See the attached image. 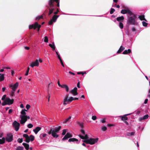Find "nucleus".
<instances>
[{
    "mask_svg": "<svg viewBox=\"0 0 150 150\" xmlns=\"http://www.w3.org/2000/svg\"><path fill=\"white\" fill-rule=\"evenodd\" d=\"M119 26V27L121 29H122L123 28V24L121 22H120Z\"/></svg>",
    "mask_w": 150,
    "mask_h": 150,
    "instance_id": "72a5a7b5",
    "label": "nucleus"
},
{
    "mask_svg": "<svg viewBox=\"0 0 150 150\" xmlns=\"http://www.w3.org/2000/svg\"><path fill=\"white\" fill-rule=\"evenodd\" d=\"M77 87L78 88H80V83H79V82L77 84Z\"/></svg>",
    "mask_w": 150,
    "mask_h": 150,
    "instance_id": "774afa93",
    "label": "nucleus"
},
{
    "mask_svg": "<svg viewBox=\"0 0 150 150\" xmlns=\"http://www.w3.org/2000/svg\"><path fill=\"white\" fill-rule=\"evenodd\" d=\"M81 132L83 134H85V132L84 130L83 129H81Z\"/></svg>",
    "mask_w": 150,
    "mask_h": 150,
    "instance_id": "bf43d9fd",
    "label": "nucleus"
},
{
    "mask_svg": "<svg viewBox=\"0 0 150 150\" xmlns=\"http://www.w3.org/2000/svg\"><path fill=\"white\" fill-rule=\"evenodd\" d=\"M149 117V116L148 114L146 115H145L144 116V117H143V119H144V120L148 118Z\"/></svg>",
    "mask_w": 150,
    "mask_h": 150,
    "instance_id": "4c0bfd02",
    "label": "nucleus"
},
{
    "mask_svg": "<svg viewBox=\"0 0 150 150\" xmlns=\"http://www.w3.org/2000/svg\"><path fill=\"white\" fill-rule=\"evenodd\" d=\"M39 65V62L38 59H36L35 62L32 63L30 65V66L32 67H33L34 66H38Z\"/></svg>",
    "mask_w": 150,
    "mask_h": 150,
    "instance_id": "2eb2a0df",
    "label": "nucleus"
},
{
    "mask_svg": "<svg viewBox=\"0 0 150 150\" xmlns=\"http://www.w3.org/2000/svg\"><path fill=\"white\" fill-rule=\"evenodd\" d=\"M4 75L3 74H0V81H1L4 80Z\"/></svg>",
    "mask_w": 150,
    "mask_h": 150,
    "instance_id": "bb28decb",
    "label": "nucleus"
},
{
    "mask_svg": "<svg viewBox=\"0 0 150 150\" xmlns=\"http://www.w3.org/2000/svg\"><path fill=\"white\" fill-rule=\"evenodd\" d=\"M121 13L122 14L127 13L129 15L132 14V12L128 8L126 9H122L121 11Z\"/></svg>",
    "mask_w": 150,
    "mask_h": 150,
    "instance_id": "9d476101",
    "label": "nucleus"
},
{
    "mask_svg": "<svg viewBox=\"0 0 150 150\" xmlns=\"http://www.w3.org/2000/svg\"><path fill=\"white\" fill-rule=\"evenodd\" d=\"M139 19L141 21L144 20L146 21H147L145 18L144 16V15H142L139 16Z\"/></svg>",
    "mask_w": 150,
    "mask_h": 150,
    "instance_id": "b1692460",
    "label": "nucleus"
},
{
    "mask_svg": "<svg viewBox=\"0 0 150 150\" xmlns=\"http://www.w3.org/2000/svg\"><path fill=\"white\" fill-rule=\"evenodd\" d=\"M33 126V125L31 124H29L28 125V127L29 128H32Z\"/></svg>",
    "mask_w": 150,
    "mask_h": 150,
    "instance_id": "c03bdc74",
    "label": "nucleus"
},
{
    "mask_svg": "<svg viewBox=\"0 0 150 150\" xmlns=\"http://www.w3.org/2000/svg\"><path fill=\"white\" fill-rule=\"evenodd\" d=\"M143 25L144 27H146L148 25V23L145 21H143L142 22Z\"/></svg>",
    "mask_w": 150,
    "mask_h": 150,
    "instance_id": "a19ab883",
    "label": "nucleus"
},
{
    "mask_svg": "<svg viewBox=\"0 0 150 150\" xmlns=\"http://www.w3.org/2000/svg\"><path fill=\"white\" fill-rule=\"evenodd\" d=\"M25 117L24 115L20 116V117L21 119L20 122L21 124H24L27 121V119L25 118Z\"/></svg>",
    "mask_w": 150,
    "mask_h": 150,
    "instance_id": "f8f14e48",
    "label": "nucleus"
},
{
    "mask_svg": "<svg viewBox=\"0 0 150 150\" xmlns=\"http://www.w3.org/2000/svg\"><path fill=\"white\" fill-rule=\"evenodd\" d=\"M69 97V95H67L65 96V98L63 100V104L64 105H66L67 103L66 102L70 103L73 100H74V98L72 97H70L68 99Z\"/></svg>",
    "mask_w": 150,
    "mask_h": 150,
    "instance_id": "0eeeda50",
    "label": "nucleus"
},
{
    "mask_svg": "<svg viewBox=\"0 0 150 150\" xmlns=\"http://www.w3.org/2000/svg\"><path fill=\"white\" fill-rule=\"evenodd\" d=\"M131 52V50L130 49H128V50H125L122 53L124 54H126Z\"/></svg>",
    "mask_w": 150,
    "mask_h": 150,
    "instance_id": "412c9836",
    "label": "nucleus"
},
{
    "mask_svg": "<svg viewBox=\"0 0 150 150\" xmlns=\"http://www.w3.org/2000/svg\"><path fill=\"white\" fill-rule=\"evenodd\" d=\"M107 128L105 126L103 127L102 128V129L103 131H105L107 130Z\"/></svg>",
    "mask_w": 150,
    "mask_h": 150,
    "instance_id": "09e8293b",
    "label": "nucleus"
},
{
    "mask_svg": "<svg viewBox=\"0 0 150 150\" xmlns=\"http://www.w3.org/2000/svg\"><path fill=\"white\" fill-rule=\"evenodd\" d=\"M6 140L8 142H11L13 139V135L11 133H8L7 135V137L6 138Z\"/></svg>",
    "mask_w": 150,
    "mask_h": 150,
    "instance_id": "6e6552de",
    "label": "nucleus"
},
{
    "mask_svg": "<svg viewBox=\"0 0 150 150\" xmlns=\"http://www.w3.org/2000/svg\"><path fill=\"white\" fill-rule=\"evenodd\" d=\"M59 16V15H54L52 17V20L54 22H56L57 18Z\"/></svg>",
    "mask_w": 150,
    "mask_h": 150,
    "instance_id": "5701e85b",
    "label": "nucleus"
},
{
    "mask_svg": "<svg viewBox=\"0 0 150 150\" xmlns=\"http://www.w3.org/2000/svg\"><path fill=\"white\" fill-rule=\"evenodd\" d=\"M13 112V110L11 109H10L8 111V113L9 114H11Z\"/></svg>",
    "mask_w": 150,
    "mask_h": 150,
    "instance_id": "680f3d73",
    "label": "nucleus"
},
{
    "mask_svg": "<svg viewBox=\"0 0 150 150\" xmlns=\"http://www.w3.org/2000/svg\"><path fill=\"white\" fill-rule=\"evenodd\" d=\"M47 94H48V96L46 97V98H47L48 97H49V101H50V93H49V91H48Z\"/></svg>",
    "mask_w": 150,
    "mask_h": 150,
    "instance_id": "de8ad7c7",
    "label": "nucleus"
},
{
    "mask_svg": "<svg viewBox=\"0 0 150 150\" xmlns=\"http://www.w3.org/2000/svg\"><path fill=\"white\" fill-rule=\"evenodd\" d=\"M24 148L23 146H19L16 149V150H23Z\"/></svg>",
    "mask_w": 150,
    "mask_h": 150,
    "instance_id": "473e14b6",
    "label": "nucleus"
},
{
    "mask_svg": "<svg viewBox=\"0 0 150 150\" xmlns=\"http://www.w3.org/2000/svg\"><path fill=\"white\" fill-rule=\"evenodd\" d=\"M77 124L79 125L81 127L83 128V124L82 123H80L79 122H78Z\"/></svg>",
    "mask_w": 150,
    "mask_h": 150,
    "instance_id": "e433bc0d",
    "label": "nucleus"
},
{
    "mask_svg": "<svg viewBox=\"0 0 150 150\" xmlns=\"http://www.w3.org/2000/svg\"><path fill=\"white\" fill-rule=\"evenodd\" d=\"M43 18V16L42 15H41V16H39L37 17L35 19V20L36 21H38L41 18Z\"/></svg>",
    "mask_w": 150,
    "mask_h": 150,
    "instance_id": "2f4dec72",
    "label": "nucleus"
},
{
    "mask_svg": "<svg viewBox=\"0 0 150 150\" xmlns=\"http://www.w3.org/2000/svg\"><path fill=\"white\" fill-rule=\"evenodd\" d=\"M18 83H16L14 85L10 84L9 86V87L12 89L14 91L16 90V89L18 88Z\"/></svg>",
    "mask_w": 150,
    "mask_h": 150,
    "instance_id": "9b49d317",
    "label": "nucleus"
},
{
    "mask_svg": "<svg viewBox=\"0 0 150 150\" xmlns=\"http://www.w3.org/2000/svg\"><path fill=\"white\" fill-rule=\"evenodd\" d=\"M14 102V99H10L9 98H6V99L2 103L3 106L5 105H10L13 104Z\"/></svg>",
    "mask_w": 150,
    "mask_h": 150,
    "instance_id": "20e7f679",
    "label": "nucleus"
},
{
    "mask_svg": "<svg viewBox=\"0 0 150 150\" xmlns=\"http://www.w3.org/2000/svg\"><path fill=\"white\" fill-rule=\"evenodd\" d=\"M125 49V47L122 46H121L120 47L119 50L117 51V53H120Z\"/></svg>",
    "mask_w": 150,
    "mask_h": 150,
    "instance_id": "aec40b11",
    "label": "nucleus"
},
{
    "mask_svg": "<svg viewBox=\"0 0 150 150\" xmlns=\"http://www.w3.org/2000/svg\"><path fill=\"white\" fill-rule=\"evenodd\" d=\"M98 140V138H90L88 139L83 140V142L87 144H89L91 145H93L95 143H97Z\"/></svg>",
    "mask_w": 150,
    "mask_h": 150,
    "instance_id": "7ed1b4c3",
    "label": "nucleus"
},
{
    "mask_svg": "<svg viewBox=\"0 0 150 150\" xmlns=\"http://www.w3.org/2000/svg\"><path fill=\"white\" fill-rule=\"evenodd\" d=\"M79 137L81 139H84V136L82 135H79Z\"/></svg>",
    "mask_w": 150,
    "mask_h": 150,
    "instance_id": "4d7b16f0",
    "label": "nucleus"
},
{
    "mask_svg": "<svg viewBox=\"0 0 150 150\" xmlns=\"http://www.w3.org/2000/svg\"><path fill=\"white\" fill-rule=\"evenodd\" d=\"M61 88H65L67 92H68L69 91V88L67 85L65 84L63 85H62Z\"/></svg>",
    "mask_w": 150,
    "mask_h": 150,
    "instance_id": "4be33fe9",
    "label": "nucleus"
},
{
    "mask_svg": "<svg viewBox=\"0 0 150 150\" xmlns=\"http://www.w3.org/2000/svg\"><path fill=\"white\" fill-rule=\"evenodd\" d=\"M5 142V138L3 137L2 139H0V144H4Z\"/></svg>",
    "mask_w": 150,
    "mask_h": 150,
    "instance_id": "cd10ccee",
    "label": "nucleus"
},
{
    "mask_svg": "<svg viewBox=\"0 0 150 150\" xmlns=\"http://www.w3.org/2000/svg\"><path fill=\"white\" fill-rule=\"evenodd\" d=\"M48 41V38L47 36L44 37V41L45 42H47Z\"/></svg>",
    "mask_w": 150,
    "mask_h": 150,
    "instance_id": "c9c22d12",
    "label": "nucleus"
},
{
    "mask_svg": "<svg viewBox=\"0 0 150 150\" xmlns=\"http://www.w3.org/2000/svg\"><path fill=\"white\" fill-rule=\"evenodd\" d=\"M77 88L76 87L74 88L73 89L71 90L70 93H72L74 96H76L78 95V93L77 92Z\"/></svg>",
    "mask_w": 150,
    "mask_h": 150,
    "instance_id": "4468645a",
    "label": "nucleus"
},
{
    "mask_svg": "<svg viewBox=\"0 0 150 150\" xmlns=\"http://www.w3.org/2000/svg\"><path fill=\"white\" fill-rule=\"evenodd\" d=\"M23 137H25V141L27 143H29L30 142V137L29 136L26 134H24L23 135Z\"/></svg>",
    "mask_w": 150,
    "mask_h": 150,
    "instance_id": "dca6fc26",
    "label": "nucleus"
},
{
    "mask_svg": "<svg viewBox=\"0 0 150 150\" xmlns=\"http://www.w3.org/2000/svg\"><path fill=\"white\" fill-rule=\"evenodd\" d=\"M14 91H11V96H13L14 95Z\"/></svg>",
    "mask_w": 150,
    "mask_h": 150,
    "instance_id": "052dcab7",
    "label": "nucleus"
},
{
    "mask_svg": "<svg viewBox=\"0 0 150 150\" xmlns=\"http://www.w3.org/2000/svg\"><path fill=\"white\" fill-rule=\"evenodd\" d=\"M6 95H4L1 98V100H4L6 99Z\"/></svg>",
    "mask_w": 150,
    "mask_h": 150,
    "instance_id": "49530a36",
    "label": "nucleus"
},
{
    "mask_svg": "<svg viewBox=\"0 0 150 150\" xmlns=\"http://www.w3.org/2000/svg\"><path fill=\"white\" fill-rule=\"evenodd\" d=\"M26 108L28 110L30 108V106L29 104H27L26 105Z\"/></svg>",
    "mask_w": 150,
    "mask_h": 150,
    "instance_id": "5fc2aeb1",
    "label": "nucleus"
},
{
    "mask_svg": "<svg viewBox=\"0 0 150 150\" xmlns=\"http://www.w3.org/2000/svg\"><path fill=\"white\" fill-rule=\"evenodd\" d=\"M49 11L48 14V15L49 16L53 13V11H52V10H50V9H49Z\"/></svg>",
    "mask_w": 150,
    "mask_h": 150,
    "instance_id": "a18cd8bd",
    "label": "nucleus"
},
{
    "mask_svg": "<svg viewBox=\"0 0 150 150\" xmlns=\"http://www.w3.org/2000/svg\"><path fill=\"white\" fill-rule=\"evenodd\" d=\"M124 19V16H122L117 17L116 18V20L118 22H121L123 21Z\"/></svg>",
    "mask_w": 150,
    "mask_h": 150,
    "instance_id": "f3484780",
    "label": "nucleus"
},
{
    "mask_svg": "<svg viewBox=\"0 0 150 150\" xmlns=\"http://www.w3.org/2000/svg\"><path fill=\"white\" fill-rule=\"evenodd\" d=\"M41 128L39 127H38L36 128L33 129V131L34 132L35 134H37L38 132L41 130Z\"/></svg>",
    "mask_w": 150,
    "mask_h": 150,
    "instance_id": "6ab92c4d",
    "label": "nucleus"
},
{
    "mask_svg": "<svg viewBox=\"0 0 150 150\" xmlns=\"http://www.w3.org/2000/svg\"><path fill=\"white\" fill-rule=\"evenodd\" d=\"M29 137L31 141L32 142L34 140L35 137L33 135H30Z\"/></svg>",
    "mask_w": 150,
    "mask_h": 150,
    "instance_id": "c756f323",
    "label": "nucleus"
},
{
    "mask_svg": "<svg viewBox=\"0 0 150 150\" xmlns=\"http://www.w3.org/2000/svg\"><path fill=\"white\" fill-rule=\"evenodd\" d=\"M47 8H48V9H50L51 10H52V11H54V9L55 8V6H54L53 7H50L49 6H49H47Z\"/></svg>",
    "mask_w": 150,
    "mask_h": 150,
    "instance_id": "7c9ffc66",
    "label": "nucleus"
},
{
    "mask_svg": "<svg viewBox=\"0 0 150 150\" xmlns=\"http://www.w3.org/2000/svg\"><path fill=\"white\" fill-rule=\"evenodd\" d=\"M69 142H74V141L78 142V140L75 138H70L68 140Z\"/></svg>",
    "mask_w": 150,
    "mask_h": 150,
    "instance_id": "a878e982",
    "label": "nucleus"
},
{
    "mask_svg": "<svg viewBox=\"0 0 150 150\" xmlns=\"http://www.w3.org/2000/svg\"><path fill=\"white\" fill-rule=\"evenodd\" d=\"M71 116H69L68 118L66 119L65 121L63 122V123H66L71 118Z\"/></svg>",
    "mask_w": 150,
    "mask_h": 150,
    "instance_id": "f704fd0d",
    "label": "nucleus"
},
{
    "mask_svg": "<svg viewBox=\"0 0 150 150\" xmlns=\"http://www.w3.org/2000/svg\"><path fill=\"white\" fill-rule=\"evenodd\" d=\"M23 145L24 146L25 149L27 150L29 149V145L27 143H23Z\"/></svg>",
    "mask_w": 150,
    "mask_h": 150,
    "instance_id": "393cba45",
    "label": "nucleus"
},
{
    "mask_svg": "<svg viewBox=\"0 0 150 150\" xmlns=\"http://www.w3.org/2000/svg\"><path fill=\"white\" fill-rule=\"evenodd\" d=\"M57 83H58V86H59L61 87L62 86V85H61L60 83H59V80L58 81V82H57Z\"/></svg>",
    "mask_w": 150,
    "mask_h": 150,
    "instance_id": "13d9d810",
    "label": "nucleus"
},
{
    "mask_svg": "<svg viewBox=\"0 0 150 150\" xmlns=\"http://www.w3.org/2000/svg\"><path fill=\"white\" fill-rule=\"evenodd\" d=\"M128 16L127 19V24L129 25H134L136 23L135 20L137 18V16L132 12V14H129Z\"/></svg>",
    "mask_w": 150,
    "mask_h": 150,
    "instance_id": "f257e3e1",
    "label": "nucleus"
},
{
    "mask_svg": "<svg viewBox=\"0 0 150 150\" xmlns=\"http://www.w3.org/2000/svg\"><path fill=\"white\" fill-rule=\"evenodd\" d=\"M148 101V99H145V101H144V103L145 104L147 103Z\"/></svg>",
    "mask_w": 150,
    "mask_h": 150,
    "instance_id": "69168bd1",
    "label": "nucleus"
},
{
    "mask_svg": "<svg viewBox=\"0 0 150 150\" xmlns=\"http://www.w3.org/2000/svg\"><path fill=\"white\" fill-rule=\"evenodd\" d=\"M59 12V10L58 8L57 9V11L56 12H54V14L56 15L58 14V13Z\"/></svg>",
    "mask_w": 150,
    "mask_h": 150,
    "instance_id": "8fccbe9b",
    "label": "nucleus"
},
{
    "mask_svg": "<svg viewBox=\"0 0 150 150\" xmlns=\"http://www.w3.org/2000/svg\"><path fill=\"white\" fill-rule=\"evenodd\" d=\"M69 73L70 74H72V75H75V74L74 73H73V72H71V71H69Z\"/></svg>",
    "mask_w": 150,
    "mask_h": 150,
    "instance_id": "e2e57ef3",
    "label": "nucleus"
},
{
    "mask_svg": "<svg viewBox=\"0 0 150 150\" xmlns=\"http://www.w3.org/2000/svg\"><path fill=\"white\" fill-rule=\"evenodd\" d=\"M135 132H130V135L131 136L134 135V134Z\"/></svg>",
    "mask_w": 150,
    "mask_h": 150,
    "instance_id": "338daca9",
    "label": "nucleus"
},
{
    "mask_svg": "<svg viewBox=\"0 0 150 150\" xmlns=\"http://www.w3.org/2000/svg\"><path fill=\"white\" fill-rule=\"evenodd\" d=\"M4 69H10L11 68L10 67H4L3 68Z\"/></svg>",
    "mask_w": 150,
    "mask_h": 150,
    "instance_id": "0e129e2a",
    "label": "nucleus"
},
{
    "mask_svg": "<svg viewBox=\"0 0 150 150\" xmlns=\"http://www.w3.org/2000/svg\"><path fill=\"white\" fill-rule=\"evenodd\" d=\"M84 139L87 140L88 139V137L87 134H86L84 136Z\"/></svg>",
    "mask_w": 150,
    "mask_h": 150,
    "instance_id": "603ef678",
    "label": "nucleus"
},
{
    "mask_svg": "<svg viewBox=\"0 0 150 150\" xmlns=\"http://www.w3.org/2000/svg\"><path fill=\"white\" fill-rule=\"evenodd\" d=\"M55 2L57 4V7L59 6V0H49L48 1V4L50 7H53L55 6L54 2Z\"/></svg>",
    "mask_w": 150,
    "mask_h": 150,
    "instance_id": "39448f33",
    "label": "nucleus"
},
{
    "mask_svg": "<svg viewBox=\"0 0 150 150\" xmlns=\"http://www.w3.org/2000/svg\"><path fill=\"white\" fill-rule=\"evenodd\" d=\"M129 114H127L126 115H125L123 116H120L121 117V120H122L125 121L127 120H128V117L126 116L127 115H129Z\"/></svg>",
    "mask_w": 150,
    "mask_h": 150,
    "instance_id": "a211bd4d",
    "label": "nucleus"
},
{
    "mask_svg": "<svg viewBox=\"0 0 150 150\" xmlns=\"http://www.w3.org/2000/svg\"><path fill=\"white\" fill-rule=\"evenodd\" d=\"M21 114L22 115H26V113L24 111V110H22L21 112Z\"/></svg>",
    "mask_w": 150,
    "mask_h": 150,
    "instance_id": "58836bf2",
    "label": "nucleus"
},
{
    "mask_svg": "<svg viewBox=\"0 0 150 150\" xmlns=\"http://www.w3.org/2000/svg\"><path fill=\"white\" fill-rule=\"evenodd\" d=\"M49 46L53 50H55V47L54 45V42L53 43V45L52 44H49Z\"/></svg>",
    "mask_w": 150,
    "mask_h": 150,
    "instance_id": "c85d7f7f",
    "label": "nucleus"
},
{
    "mask_svg": "<svg viewBox=\"0 0 150 150\" xmlns=\"http://www.w3.org/2000/svg\"><path fill=\"white\" fill-rule=\"evenodd\" d=\"M13 126L14 127L15 130L17 131L19 129L20 124L19 123L17 122L16 121H14L13 123Z\"/></svg>",
    "mask_w": 150,
    "mask_h": 150,
    "instance_id": "1a4fd4ad",
    "label": "nucleus"
},
{
    "mask_svg": "<svg viewBox=\"0 0 150 150\" xmlns=\"http://www.w3.org/2000/svg\"><path fill=\"white\" fill-rule=\"evenodd\" d=\"M96 116L94 115L92 116V119L93 120H96Z\"/></svg>",
    "mask_w": 150,
    "mask_h": 150,
    "instance_id": "6e6d98bb",
    "label": "nucleus"
},
{
    "mask_svg": "<svg viewBox=\"0 0 150 150\" xmlns=\"http://www.w3.org/2000/svg\"><path fill=\"white\" fill-rule=\"evenodd\" d=\"M73 136L69 132H67L63 138L62 140L63 141L67 139L68 138H71Z\"/></svg>",
    "mask_w": 150,
    "mask_h": 150,
    "instance_id": "ddd939ff",
    "label": "nucleus"
},
{
    "mask_svg": "<svg viewBox=\"0 0 150 150\" xmlns=\"http://www.w3.org/2000/svg\"><path fill=\"white\" fill-rule=\"evenodd\" d=\"M23 138H19L17 140L18 142L19 143H22L23 142Z\"/></svg>",
    "mask_w": 150,
    "mask_h": 150,
    "instance_id": "79ce46f5",
    "label": "nucleus"
},
{
    "mask_svg": "<svg viewBox=\"0 0 150 150\" xmlns=\"http://www.w3.org/2000/svg\"><path fill=\"white\" fill-rule=\"evenodd\" d=\"M41 27V25L38 24V23L36 22H35L33 24L30 25L29 26V28L30 29L33 28L34 29H35L36 28H37L38 31H39Z\"/></svg>",
    "mask_w": 150,
    "mask_h": 150,
    "instance_id": "423d86ee",
    "label": "nucleus"
},
{
    "mask_svg": "<svg viewBox=\"0 0 150 150\" xmlns=\"http://www.w3.org/2000/svg\"><path fill=\"white\" fill-rule=\"evenodd\" d=\"M86 73L85 72H78L77 73V74H82L83 75L84 74H85Z\"/></svg>",
    "mask_w": 150,
    "mask_h": 150,
    "instance_id": "3c124183",
    "label": "nucleus"
},
{
    "mask_svg": "<svg viewBox=\"0 0 150 150\" xmlns=\"http://www.w3.org/2000/svg\"><path fill=\"white\" fill-rule=\"evenodd\" d=\"M61 128V126H59L58 127H55L54 129H53L52 128H51L50 130L48 132V133L49 134H52V135L54 138H57L59 137V135L57 134L60 130Z\"/></svg>",
    "mask_w": 150,
    "mask_h": 150,
    "instance_id": "f03ea898",
    "label": "nucleus"
},
{
    "mask_svg": "<svg viewBox=\"0 0 150 150\" xmlns=\"http://www.w3.org/2000/svg\"><path fill=\"white\" fill-rule=\"evenodd\" d=\"M67 132V130L66 129H64L63 130L62 132V135H65L66 133Z\"/></svg>",
    "mask_w": 150,
    "mask_h": 150,
    "instance_id": "37998d69",
    "label": "nucleus"
},
{
    "mask_svg": "<svg viewBox=\"0 0 150 150\" xmlns=\"http://www.w3.org/2000/svg\"><path fill=\"white\" fill-rule=\"evenodd\" d=\"M115 11V9L113 8H111L110 11V13L112 14Z\"/></svg>",
    "mask_w": 150,
    "mask_h": 150,
    "instance_id": "ea45409f",
    "label": "nucleus"
},
{
    "mask_svg": "<svg viewBox=\"0 0 150 150\" xmlns=\"http://www.w3.org/2000/svg\"><path fill=\"white\" fill-rule=\"evenodd\" d=\"M53 21L51 19L50 21H49L48 24L49 25H51L53 24Z\"/></svg>",
    "mask_w": 150,
    "mask_h": 150,
    "instance_id": "864d4df0",
    "label": "nucleus"
}]
</instances>
